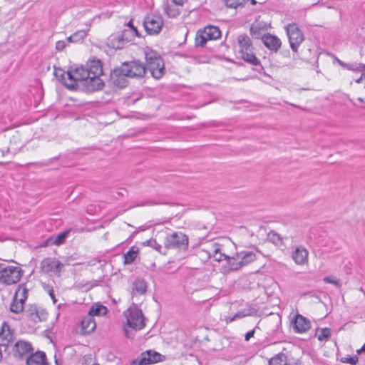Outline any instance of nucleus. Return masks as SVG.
<instances>
[{
    "mask_svg": "<svg viewBox=\"0 0 365 365\" xmlns=\"http://www.w3.org/2000/svg\"><path fill=\"white\" fill-rule=\"evenodd\" d=\"M63 266V264L53 257L45 258L40 264V268L42 272L47 274L54 273L58 276H60Z\"/></svg>",
    "mask_w": 365,
    "mask_h": 365,
    "instance_id": "13",
    "label": "nucleus"
},
{
    "mask_svg": "<svg viewBox=\"0 0 365 365\" xmlns=\"http://www.w3.org/2000/svg\"><path fill=\"white\" fill-rule=\"evenodd\" d=\"M324 282H326V283H329V284H335L336 286L339 285V281L335 279H334L331 277H324Z\"/></svg>",
    "mask_w": 365,
    "mask_h": 365,
    "instance_id": "49",
    "label": "nucleus"
},
{
    "mask_svg": "<svg viewBox=\"0 0 365 365\" xmlns=\"http://www.w3.org/2000/svg\"><path fill=\"white\" fill-rule=\"evenodd\" d=\"M255 329H253L252 330H250L248 332L246 333L245 336V341H248L255 334Z\"/></svg>",
    "mask_w": 365,
    "mask_h": 365,
    "instance_id": "52",
    "label": "nucleus"
},
{
    "mask_svg": "<svg viewBox=\"0 0 365 365\" xmlns=\"http://www.w3.org/2000/svg\"><path fill=\"white\" fill-rule=\"evenodd\" d=\"M73 35V43H77L83 40L87 35L86 31L84 30H79L75 32Z\"/></svg>",
    "mask_w": 365,
    "mask_h": 365,
    "instance_id": "43",
    "label": "nucleus"
},
{
    "mask_svg": "<svg viewBox=\"0 0 365 365\" xmlns=\"http://www.w3.org/2000/svg\"><path fill=\"white\" fill-rule=\"evenodd\" d=\"M363 76H363V75H361L359 78H357V79L356 80V82L357 83H360L361 82V80H362V78H363Z\"/></svg>",
    "mask_w": 365,
    "mask_h": 365,
    "instance_id": "59",
    "label": "nucleus"
},
{
    "mask_svg": "<svg viewBox=\"0 0 365 365\" xmlns=\"http://www.w3.org/2000/svg\"><path fill=\"white\" fill-rule=\"evenodd\" d=\"M252 314V312L250 309H243V310H241V311H239L237 312L232 317H231L229 321L230 322H233L236 319H242V318H244L247 316H250Z\"/></svg>",
    "mask_w": 365,
    "mask_h": 365,
    "instance_id": "37",
    "label": "nucleus"
},
{
    "mask_svg": "<svg viewBox=\"0 0 365 365\" xmlns=\"http://www.w3.org/2000/svg\"><path fill=\"white\" fill-rule=\"evenodd\" d=\"M239 53L242 59L254 66H261L260 61L256 57L250 38L246 34L238 36Z\"/></svg>",
    "mask_w": 365,
    "mask_h": 365,
    "instance_id": "3",
    "label": "nucleus"
},
{
    "mask_svg": "<svg viewBox=\"0 0 365 365\" xmlns=\"http://www.w3.org/2000/svg\"><path fill=\"white\" fill-rule=\"evenodd\" d=\"M147 282L141 278H137L132 284V292L138 294H143L147 291Z\"/></svg>",
    "mask_w": 365,
    "mask_h": 365,
    "instance_id": "22",
    "label": "nucleus"
},
{
    "mask_svg": "<svg viewBox=\"0 0 365 365\" xmlns=\"http://www.w3.org/2000/svg\"><path fill=\"white\" fill-rule=\"evenodd\" d=\"M33 351L32 346L29 342L19 341L14 347V354L16 357L22 359L26 354Z\"/></svg>",
    "mask_w": 365,
    "mask_h": 365,
    "instance_id": "16",
    "label": "nucleus"
},
{
    "mask_svg": "<svg viewBox=\"0 0 365 365\" xmlns=\"http://www.w3.org/2000/svg\"><path fill=\"white\" fill-rule=\"evenodd\" d=\"M237 258H240L242 267H245L257 259L256 253L252 251H242L236 253Z\"/></svg>",
    "mask_w": 365,
    "mask_h": 365,
    "instance_id": "19",
    "label": "nucleus"
},
{
    "mask_svg": "<svg viewBox=\"0 0 365 365\" xmlns=\"http://www.w3.org/2000/svg\"><path fill=\"white\" fill-rule=\"evenodd\" d=\"M46 289L47 290L49 296L51 297L53 302L55 304L56 303L57 300L56 299V297H55V294H54V290L53 289V287H50L49 286H46Z\"/></svg>",
    "mask_w": 365,
    "mask_h": 365,
    "instance_id": "48",
    "label": "nucleus"
},
{
    "mask_svg": "<svg viewBox=\"0 0 365 365\" xmlns=\"http://www.w3.org/2000/svg\"><path fill=\"white\" fill-rule=\"evenodd\" d=\"M165 359V356L153 350H147L131 361L130 365H150Z\"/></svg>",
    "mask_w": 365,
    "mask_h": 365,
    "instance_id": "8",
    "label": "nucleus"
},
{
    "mask_svg": "<svg viewBox=\"0 0 365 365\" xmlns=\"http://www.w3.org/2000/svg\"><path fill=\"white\" fill-rule=\"evenodd\" d=\"M309 252L302 246L297 247L292 252V257L297 264L302 265L308 261Z\"/></svg>",
    "mask_w": 365,
    "mask_h": 365,
    "instance_id": "17",
    "label": "nucleus"
},
{
    "mask_svg": "<svg viewBox=\"0 0 365 365\" xmlns=\"http://www.w3.org/2000/svg\"><path fill=\"white\" fill-rule=\"evenodd\" d=\"M129 78L128 74L125 72V69L121 64L110 71L108 84L112 88H123L128 85Z\"/></svg>",
    "mask_w": 365,
    "mask_h": 365,
    "instance_id": "6",
    "label": "nucleus"
},
{
    "mask_svg": "<svg viewBox=\"0 0 365 365\" xmlns=\"http://www.w3.org/2000/svg\"><path fill=\"white\" fill-rule=\"evenodd\" d=\"M165 246L168 249L185 251L188 248V237L182 232H173L166 236Z\"/></svg>",
    "mask_w": 365,
    "mask_h": 365,
    "instance_id": "7",
    "label": "nucleus"
},
{
    "mask_svg": "<svg viewBox=\"0 0 365 365\" xmlns=\"http://www.w3.org/2000/svg\"><path fill=\"white\" fill-rule=\"evenodd\" d=\"M122 65L130 78H142L146 73L145 65L138 60L125 61Z\"/></svg>",
    "mask_w": 365,
    "mask_h": 365,
    "instance_id": "10",
    "label": "nucleus"
},
{
    "mask_svg": "<svg viewBox=\"0 0 365 365\" xmlns=\"http://www.w3.org/2000/svg\"><path fill=\"white\" fill-rule=\"evenodd\" d=\"M92 365H99V364H96V363H94V364H93Z\"/></svg>",
    "mask_w": 365,
    "mask_h": 365,
    "instance_id": "62",
    "label": "nucleus"
},
{
    "mask_svg": "<svg viewBox=\"0 0 365 365\" xmlns=\"http://www.w3.org/2000/svg\"><path fill=\"white\" fill-rule=\"evenodd\" d=\"M9 144L6 142L5 145H2L0 151L3 155L6 154H12L15 155L24 147V143L21 139L20 135L18 133L13 135L9 140Z\"/></svg>",
    "mask_w": 365,
    "mask_h": 365,
    "instance_id": "11",
    "label": "nucleus"
},
{
    "mask_svg": "<svg viewBox=\"0 0 365 365\" xmlns=\"http://www.w3.org/2000/svg\"><path fill=\"white\" fill-rule=\"evenodd\" d=\"M103 73L102 62L100 60H93L86 66L69 69L67 77L71 83H75V90L81 88L85 92L93 93L104 87L105 83L100 78Z\"/></svg>",
    "mask_w": 365,
    "mask_h": 365,
    "instance_id": "1",
    "label": "nucleus"
},
{
    "mask_svg": "<svg viewBox=\"0 0 365 365\" xmlns=\"http://www.w3.org/2000/svg\"><path fill=\"white\" fill-rule=\"evenodd\" d=\"M221 247H222L221 245H220L218 243H213L211 245V249H210V251L209 252V257L213 258L215 257V255H217L219 253H221L222 252Z\"/></svg>",
    "mask_w": 365,
    "mask_h": 365,
    "instance_id": "40",
    "label": "nucleus"
},
{
    "mask_svg": "<svg viewBox=\"0 0 365 365\" xmlns=\"http://www.w3.org/2000/svg\"><path fill=\"white\" fill-rule=\"evenodd\" d=\"M178 4H175L172 2V4H170L168 1L166 2H164L163 4V8L165 13L169 16V17H176L180 14V11L178 8Z\"/></svg>",
    "mask_w": 365,
    "mask_h": 365,
    "instance_id": "25",
    "label": "nucleus"
},
{
    "mask_svg": "<svg viewBox=\"0 0 365 365\" xmlns=\"http://www.w3.org/2000/svg\"><path fill=\"white\" fill-rule=\"evenodd\" d=\"M38 308V307L35 304H29L25 311L26 317H29L31 320L34 321L37 313Z\"/></svg>",
    "mask_w": 365,
    "mask_h": 365,
    "instance_id": "36",
    "label": "nucleus"
},
{
    "mask_svg": "<svg viewBox=\"0 0 365 365\" xmlns=\"http://www.w3.org/2000/svg\"><path fill=\"white\" fill-rule=\"evenodd\" d=\"M360 68L358 69V71L362 72V75L365 78V64L360 63Z\"/></svg>",
    "mask_w": 365,
    "mask_h": 365,
    "instance_id": "53",
    "label": "nucleus"
},
{
    "mask_svg": "<svg viewBox=\"0 0 365 365\" xmlns=\"http://www.w3.org/2000/svg\"><path fill=\"white\" fill-rule=\"evenodd\" d=\"M54 76L67 88L69 90H75V83H71V81H70V83L66 81V78H68L67 72H65L61 68H55Z\"/></svg>",
    "mask_w": 365,
    "mask_h": 365,
    "instance_id": "21",
    "label": "nucleus"
},
{
    "mask_svg": "<svg viewBox=\"0 0 365 365\" xmlns=\"http://www.w3.org/2000/svg\"><path fill=\"white\" fill-rule=\"evenodd\" d=\"M46 360V354L43 351H38L36 353H30L26 358V365H41Z\"/></svg>",
    "mask_w": 365,
    "mask_h": 365,
    "instance_id": "18",
    "label": "nucleus"
},
{
    "mask_svg": "<svg viewBox=\"0 0 365 365\" xmlns=\"http://www.w3.org/2000/svg\"><path fill=\"white\" fill-rule=\"evenodd\" d=\"M66 42L68 43V45L70 43H73V35L70 36L69 37L66 38V39L65 40Z\"/></svg>",
    "mask_w": 365,
    "mask_h": 365,
    "instance_id": "54",
    "label": "nucleus"
},
{
    "mask_svg": "<svg viewBox=\"0 0 365 365\" xmlns=\"http://www.w3.org/2000/svg\"><path fill=\"white\" fill-rule=\"evenodd\" d=\"M96 324L93 317L88 313L81 321V328L85 333H91L96 329Z\"/></svg>",
    "mask_w": 365,
    "mask_h": 365,
    "instance_id": "20",
    "label": "nucleus"
},
{
    "mask_svg": "<svg viewBox=\"0 0 365 365\" xmlns=\"http://www.w3.org/2000/svg\"><path fill=\"white\" fill-rule=\"evenodd\" d=\"M147 245L153 248H154L155 250L158 251L159 252H161L162 246L157 242L155 240H149L147 241Z\"/></svg>",
    "mask_w": 365,
    "mask_h": 365,
    "instance_id": "44",
    "label": "nucleus"
},
{
    "mask_svg": "<svg viewBox=\"0 0 365 365\" xmlns=\"http://www.w3.org/2000/svg\"><path fill=\"white\" fill-rule=\"evenodd\" d=\"M262 41L264 45L274 53H277L282 46L281 40L277 36L269 33L262 35Z\"/></svg>",
    "mask_w": 365,
    "mask_h": 365,
    "instance_id": "15",
    "label": "nucleus"
},
{
    "mask_svg": "<svg viewBox=\"0 0 365 365\" xmlns=\"http://www.w3.org/2000/svg\"><path fill=\"white\" fill-rule=\"evenodd\" d=\"M110 42L112 47L115 49H120L124 46L125 43H127L125 40L121 38V33L116 35H112L110 38Z\"/></svg>",
    "mask_w": 365,
    "mask_h": 365,
    "instance_id": "31",
    "label": "nucleus"
},
{
    "mask_svg": "<svg viewBox=\"0 0 365 365\" xmlns=\"http://www.w3.org/2000/svg\"><path fill=\"white\" fill-rule=\"evenodd\" d=\"M172 2L175 4L182 5L184 0H172Z\"/></svg>",
    "mask_w": 365,
    "mask_h": 365,
    "instance_id": "55",
    "label": "nucleus"
},
{
    "mask_svg": "<svg viewBox=\"0 0 365 365\" xmlns=\"http://www.w3.org/2000/svg\"><path fill=\"white\" fill-rule=\"evenodd\" d=\"M269 365H290L287 362V356L285 354L280 353L271 358ZM296 365V364H294Z\"/></svg>",
    "mask_w": 365,
    "mask_h": 365,
    "instance_id": "30",
    "label": "nucleus"
},
{
    "mask_svg": "<svg viewBox=\"0 0 365 365\" xmlns=\"http://www.w3.org/2000/svg\"><path fill=\"white\" fill-rule=\"evenodd\" d=\"M145 56L146 60V71H149L154 78H160L165 72L163 58L153 50L145 51Z\"/></svg>",
    "mask_w": 365,
    "mask_h": 365,
    "instance_id": "4",
    "label": "nucleus"
},
{
    "mask_svg": "<svg viewBox=\"0 0 365 365\" xmlns=\"http://www.w3.org/2000/svg\"><path fill=\"white\" fill-rule=\"evenodd\" d=\"M223 1L227 8L237 9L243 6L246 0H223Z\"/></svg>",
    "mask_w": 365,
    "mask_h": 365,
    "instance_id": "35",
    "label": "nucleus"
},
{
    "mask_svg": "<svg viewBox=\"0 0 365 365\" xmlns=\"http://www.w3.org/2000/svg\"><path fill=\"white\" fill-rule=\"evenodd\" d=\"M268 239L276 245H278L282 241L280 235L274 231H271L268 233Z\"/></svg>",
    "mask_w": 365,
    "mask_h": 365,
    "instance_id": "42",
    "label": "nucleus"
},
{
    "mask_svg": "<svg viewBox=\"0 0 365 365\" xmlns=\"http://www.w3.org/2000/svg\"><path fill=\"white\" fill-rule=\"evenodd\" d=\"M41 365H48V363L46 361V360H45L43 364H42Z\"/></svg>",
    "mask_w": 365,
    "mask_h": 365,
    "instance_id": "60",
    "label": "nucleus"
},
{
    "mask_svg": "<svg viewBox=\"0 0 365 365\" xmlns=\"http://www.w3.org/2000/svg\"><path fill=\"white\" fill-rule=\"evenodd\" d=\"M43 165H48V163H42Z\"/></svg>",
    "mask_w": 365,
    "mask_h": 365,
    "instance_id": "61",
    "label": "nucleus"
},
{
    "mask_svg": "<svg viewBox=\"0 0 365 365\" xmlns=\"http://www.w3.org/2000/svg\"><path fill=\"white\" fill-rule=\"evenodd\" d=\"M25 303L21 302L19 299L13 297L10 304V311L15 314H19L24 311Z\"/></svg>",
    "mask_w": 365,
    "mask_h": 365,
    "instance_id": "32",
    "label": "nucleus"
},
{
    "mask_svg": "<svg viewBox=\"0 0 365 365\" xmlns=\"http://www.w3.org/2000/svg\"><path fill=\"white\" fill-rule=\"evenodd\" d=\"M107 312H108L107 307L102 304H93L88 311V314L93 317L104 316L107 314Z\"/></svg>",
    "mask_w": 365,
    "mask_h": 365,
    "instance_id": "28",
    "label": "nucleus"
},
{
    "mask_svg": "<svg viewBox=\"0 0 365 365\" xmlns=\"http://www.w3.org/2000/svg\"><path fill=\"white\" fill-rule=\"evenodd\" d=\"M293 329L295 333L303 334L309 331L311 328V322L302 314H297L292 320Z\"/></svg>",
    "mask_w": 365,
    "mask_h": 365,
    "instance_id": "14",
    "label": "nucleus"
},
{
    "mask_svg": "<svg viewBox=\"0 0 365 365\" xmlns=\"http://www.w3.org/2000/svg\"><path fill=\"white\" fill-rule=\"evenodd\" d=\"M68 46V43L66 42V41H58L56 43V49L58 51H63L66 46Z\"/></svg>",
    "mask_w": 365,
    "mask_h": 365,
    "instance_id": "47",
    "label": "nucleus"
},
{
    "mask_svg": "<svg viewBox=\"0 0 365 365\" xmlns=\"http://www.w3.org/2000/svg\"><path fill=\"white\" fill-rule=\"evenodd\" d=\"M209 40H210L209 38H206L205 34L203 33V30H199L197 32L196 36H195V46L202 47L205 46L206 42Z\"/></svg>",
    "mask_w": 365,
    "mask_h": 365,
    "instance_id": "33",
    "label": "nucleus"
},
{
    "mask_svg": "<svg viewBox=\"0 0 365 365\" xmlns=\"http://www.w3.org/2000/svg\"><path fill=\"white\" fill-rule=\"evenodd\" d=\"M134 36H135V32L132 30L124 29L121 32V38H124L127 43L131 41Z\"/></svg>",
    "mask_w": 365,
    "mask_h": 365,
    "instance_id": "41",
    "label": "nucleus"
},
{
    "mask_svg": "<svg viewBox=\"0 0 365 365\" xmlns=\"http://www.w3.org/2000/svg\"><path fill=\"white\" fill-rule=\"evenodd\" d=\"M127 312L125 314L127 324L124 327V333L127 338L133 339L136 331L145 327V319L141 309L137 307H130Z\"/></svg>",
    "mask_w": 365,
    "mask_h": 365,
    "instance_id": "2",
    "label": "nucleus"
},
{
    "mask_svg": "<svg viewBox=\"0 0 365 365\" xmlns=\"http://www.w3.org/2000/svg\"><path fill=\"white\" fill-rule=\"evenodd\" d=\"M285 30L289 38L290 48L294 52H297L298 47L304 39L302 31L294 23L285 26Z\"/></svg>",
    "mask_w": 365,
    "mask_h": 365,
    "instance_id": "9",
    "label": "nucleus"
},
{
    "mask_svg": "<svg viewBox=\"0 0 365 365\" xmlns=\"http://www.w3.org/2000/svg\"><path fill=\"white\" fill-rule=\"evenodd\" d=\"M138 253V249L133 246L129 250L123 255V263L125 264H130L134 262L135 258L137 257Z\"/></svg>",
    "mask_w": 365,
    "mask_h": 365,
    "instance_id": "26",
    "label": "nucleus"
},
{
    "mask_svg": "<svg viewBox=\"0 0 365 365\" xmlns=\"http://www.w3.org/2000/svg\"><path fill=\"white\" fill-rule=\"evenodd\" d=\"M362 352H365V344L362 346V347L360 349L357 350L358 354H361Z\"/></svg>",
    "mask_w": 365,
    "mask_h": 365,
    "instance_id": "58",
    "label": "nucleus"
},
{
    "mask_svg": "<svg viewBox=\"0 0 365 365\" xmlns=\"http://www.w3.org/2000/svg\"><path fill=\"white\" fill-rule=\"evenodd\" d=\"M154 205V203L152 201H145V202L140 204L139 205L145 206V205Z\"/></svg>",
    "mask_w": 365,
    "mask_h": 365,
    "instance_id": "56",
    "label": "nucleus"
},
{
    "mask_svg": "<svg viewBox=\"0 0 365 365\" xmlns=\"http://www.w3.org/2000/svg\"><path fill=\"white\" fill-rule=\"evenodd\" d=\"M359 66L360 63H346L344 68L352 71H358V69L360 68Z\"/></svg>",
    "mask_w": 365,
    "mask_h": 365,
    "instance_id": "46",
    "label": "nucleus"
},
{
    "mask_svg": "<svg viewBox=\"0 0 365 365\" xmlns=\"http://www.w3.org/2000/svg\"><path fill=\"white\" fill-rule=\"evenodd\" d=\"M228 255H225V253H219L218 255H215V257H213V259L217 261V262H220L222 261L223 259H227Z\"/></svg>",
    "mask_w": 365,
    "mask_h": 365,
    "instance_id": "51",
    "label": "nucleus"
},
{
    "mask_svg": "<svg viewBox=\"0 0 365 365\" xmlns=\"http://www.w3.org/2000/svg\"><path fill=\"white\" fill-rule=\"evenodd\" d=\"M48 313L45 309L38 308L37 313L35 316L34 322L45 321L47 319Z\"/></svg>",
    "mask_w": 365,
    "mask_h": 365,
    "instance_id": "39",
    "label": "nucleus"
},
{
    "mask_svg": "<svg viewBox=\"0 0 365 365\" xmlns=\"http://www.w3.org/2000/svg\"><path fill=\"white\" fill-rule=\"evenodd\" d=\"M203 33L205 34L207 38L210 40L217 39L221 36V31L217 26H207L203 29Z\"/></svg>",
    "mask_w": 365,
    "mask_h": 365,
    "instance_id": "23",
    "label": "nucleus"
},
{
    "mask_svg": "<svg viewBox=\"0 0 365 365\" xmlns=\"http://www.w3.org/2000/svg\"><path fill=\"white\" fill-rule=\"evenodd\" d=\"M337 61V63L342 67V68H345V66L346 64V63H344V61H342L341 60H339V59H336Z\"/></svg>",
    "mask_w": 365,
    "mask_h": 365,
    "instance_id": "57",
    "label": "nucleus"
},
{
    "mask_svg": "<svg viewBox=\"0 0 365 365\" xmlns=\"http://www.w3.org/2000/svg\"><path fill=\"white\" fill-rule=\"evenodd\" d=\"M28 289L24 284H21L18 286L14 296V298L19 299L21 302L25 303L28 298Z\"/></svg>",
    "mask_w": 365,
    "mask_h": 365,
    "instance_id": "27",
    "label": "nucleus"
},
{
    "mask_svg": "<svg viewBox=\"0 0 365 365\" xmlns=\"http://www.w3.org/2000/svg\"><path fill=\"white\" fill-rule=\"evenodd\" d=\"M128 27H129V30H132L133 32H135V35L136 36H140V34L136 29V27L134 26L133 25V20H130L127 24H126Z\"/></svg>",
    "mask_w": 365,
    "mask_h": 365,
    "instance_id": "50",
    "label": "nucleus"
},
{
    "mask_svg": "<svg viewBox=\"0 0 365 365\" xmlns=\"http://www.w3.org/2000/svg\"><path fill=\"white\" fill-rule=\"evenodd\" d=\"M331 336V329L329 328H323L320 330V333L317 336L319 341H322L327 340Z\"/></svg>",
    "mask_w": 365,
    "mask_h": 365,
    "instance_id": "38",
    "label": "nucleus"
},
{
    "mask_svg": "<svg viewBox=\"0 0 365 365\" xmlns=\"http://www.w3.org/2000/svg\"><path fill=\"white\" fill-rule=\"evenodd\" d=\"M266 26L262 25V22L259 21H255L253 23L250 29V31L252 37L255 38H262V33L263 31L266 30Z\"/></svg>",
    "mask_w": 365,
    "mask_h": 365,
    "instance_id": "24",
    "label": "nucleus"
},
{
    "mask_svg": "<svg viewBox=\"0 0 365 365\" xmlns=\"http://www.w3.org/2000/svg\"><path fill=\"white\" fill-rule=\"evenodd\" d=\"M226 261L230 271H237L242 268L240 258L236 255L233 257L228 256Z\"/></svg>",
    "mask_w": 365,
    "mask_h": 365,
    "instance_id": "29",
    "label": "nucleus"
},
{
    "mask_svg": "<svg viewBox=\"0 0 365 365\" xmlns=\"http://www.w3.org/2000/svg\"><path fill=\"white\" fill-rule=\"evenodd\" d=\"M0 263V282L6 285H11L20 281L22 277V270L19 267H2Z\"/></svg>",
    "mask_w": 365,
    "mask_h": 365,
    "instance_id": "5",
    "label": "nucleus"
},
{
    "mask_svg": "<svg viewBox=\"0 0 365 365\" xmlns=\"http://www.w3.org/2000/svg\"><path fill=\"white\" fill-rule=\"evenodd\" d=\"M143 26L148 34H158L162 29L163 20L159 16L150 14L145 17Z\"/></svg>",
    "mask_w": 365,
    "mask_h": 365,
    "instance_id": "12",
    "label": "nucleus"
},
{
    "mask_svg": "<svg viewBox=\"0 0 365 365\" xmlns=\"http://www.w3.org/2000/svg\"><path fill=\"white\" fill-rule=\"evenodd\" d=\"M341 361L344 363H348L350 364H356L358 361V357L356 356H348L346 357L342 358Z\"/></svg>",
    "mask_w": 365,
    "mask_h": 365,
    "instance_id": "45",
    "label": "nucleus"
},
{
    "mask_svg": "<svg viewBox=\"0 0 365 365\" xmlns=\"http://www.w3.org/2000/svg\"><path fill=\"white\" fill-rule=\"evenodd\" d=\"M69 232L70 230H66L59 233L54 237L52 244H54L56 245H62L65 242L66 239L68 237Z\"/></svg>",
    "mask_w": 365,
    "mask_h": 365,
    "instance_id": "34",
    "label": "nucleus"
}]
</instances>
